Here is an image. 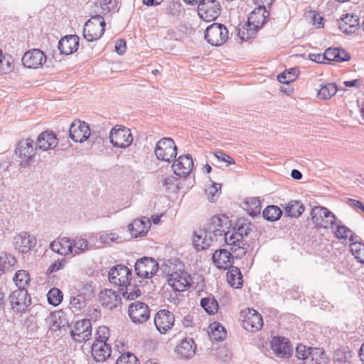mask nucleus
<instances>
[{"instance_id":"obj_31","label":"nucleus","mask_w":364,"mask_h":364,"mask_svg":"<svg viewBox=\"0 0 364 364\" xmlns=\"http://www.w3.org/2000/svg\"><path fill=\"white\" fill-rule=\"evenodd\" d=\"M100 301L103 306L109 309H113L119 305L121 298L117 291L105 289L100 294Z\"/></svg>"},{"instance_id":"obj_22","label":"nucleus","mask_w":364,"mask_h":364,"mask_svg":"<svg viewBox=\"0 0 364 364\" xmlns=\"http://www.w3.org/2000/svg\"><path fill=\"white\" fill-rule=\"evenodd\" d=\"M172 168L176 175L187 176L193 168V161L190 154L183 155L175 160Z\"/></svg>"},{"instance_id":"obj_35","label":"nucleus","mask_w":364,"mask_h":364,"mask_svg":"<svg viewBox=\"0 0 364 364\" xmlns=\"http://www.w3.org/2000/svg\"><path fill=\"white\" fill-rule=\"evenodd\" d=\"M335 225L336 230L334 231V235L339 240H348L351 242L356 240L358 236L350 228L343 225L341 220H336Z\"/></svg>"},{"instance_id":"obj_62","label":"nucleus","mask_w":364,"mask_h":364,"mask_svg":"<svg viewBox=\"0 0 364 364\" xmlns=\"http://www.w3.org/2000/svg\"><path fill=\"white\" fill-rule=\"evenodd\" d=\"M127 48L126 41L123 39L118 40L115 44V50L119 55L125 53Z\"/></svg>"},{"instance_id":"obj_50","label":"nucleus","mask_w":364,"mask_h":364,"mask_svg":"<svg viewBox=\"0 0 364 364\" xmlns=\"http://www.w3.org/2000/svg\"><path fill=\"white\" fill-rule=\"evenodd\" d=\"M16 263V258L11 255L3 253L0 255V270L6 272L13 267Z\"/></svg>"},{"instance_id":"obj_4","label":"nucleus","mask_w":364,"mask_h":364,"mask_svg":"<svg viewBox=\"0 0 364 364\" xmlns=\"http://www.w3.org/2000/svg\"><path fill=\"white\" fill-rule=\"evenodd\" d=\"M311 220L316 228L333 230L337 217L328 208L322 206H315L311 210Z\"/></svg>"},{"instance_id":"obj_23","label":"nucleus","mask_w":364,"mask_h":364,"mask_svg":"<svg viewBox=\"0 0 364 364\" xmlns=\"http://www.w3.org/2000/svg\"><path fill=\"white\" fill-rule=\"evenodd\" d=\"M236 257L230 250L220 249L213 254L212 259L218 269H228L232 267V260Z\"/></svg>"},{"instance_id":"obj_51","label":"nucleus","mask_w":364,"mask_h":364,"mask_svg":"<svg viewBox=\"0 0 364 364\" xmlns=\"http://www.w3.org/2000/svg\"><path fill=\"white\" fill-rule=\"evenodd\" d=\"M257 32V30L248 26V23L238 28V36L242 41H247L254 38Z\"/></svg>"},{"instance_id":"obj_55","label":"nucleus","mask_w":364,"mask_h":364,"mask_svg":"<svg viewBox=\"0 0 364 364\" xmlns=\"http://www.w3.org/2000/svg\"><path fill=\"white\" fill-rule=\"evenodd\" d=\"M116 364H140L137 358L131 353L122 354L116 362Z\"/></svg>"},{"instance_id":"obj_3","label":"nucleus","mask_w":364,"mask_h":364,"mask_svg":"<svg viewBox=\"0 0 364 364\" xmlns=\"http://www.w3.org/2000/svg\"><path fill=\"white\" fill-rule=\"evenodd\" d=\"M293 364H328V358L321 348H308L299 344L296 348V354L291 358Z\"/></svg>"},{"instance_id":"obj_63","label":"nucleus","mask_w":364,"mask_h":364,"mask_svg":"<svg viewBox=\"0 0 364 364\" xmlns=\"http://www.w3.org/2000/svg\"><path fill=\"white\" fill-rule=\"evenodd\" d=\"M309 58L311 60L318 63H326V62H325L323 53H311L309 54Z\"/></svg>"},{"instance_id":"obj_42","label":"nucleus","mask_w":364,"mask_h":364,"mask_svg":"<svg viewBox=\"0 0 364 364\" xmlns=\"http://www.w3.org/2000/svg\"><path fill=\"white\" fill-rule=\"evenodd\" d=\"M200 306L210 315H214L218 312V304L213 296L202 298Z\"/></svg>"},{"instance_id":"obj_36","label":"nucleus","mask_w":364,"mask_h":364,"mask_svg":"<svg viewBox=\"0 0 364 364\" xmlns=\"http://www.w3.org/2000/svg\"><path fill=\"white\" fill-rule=\"evenodd\" d=\"M226 277L231 287L240 288L242 286V275L239 268L233 266L229 267Z\"/></svg>"},{"instance_id":"obj_29","label":"nucleus","mask_w":364,"mask_h":364,"mask_svg":"<svg viewBox=\"0 0 364 364\" xmlns=\"http://www.w3.org/2000/svg\"><path fill=\"white\" fill-rule=\"evenodd\" d=\"M79 46V38L75 35L66 36L58 42V50L61 54L70 55L75 52Z\"/></svg>"},{"instance_id":"obj_53","label":"nucleus","mask_w":364,"mask_h":364,"mask_svg":"<svg viewBox=\"0 0 364 364\" xmlns=\"http://www.w3.org/2000/svg\"><path fill=\"white\" fill-rule=\"evenodd\" d=\"M47 296L50 304L58 306L61 303L63 294L59 289L53 288L48 291Z\"/></svg>"},{"instance_id":"obj_64","label":"nucleus","mask_w":364,"mask_h":364,"mask_svg":"<svg viewBox=\"0 0 364 364\" xmlns=\"http://www.w3.org/2000/svg\"><path fill=\"white\" fill-rule=\"evenodd\" d=\"M323 18L320 14H314L312 16V22L314 25L317 26V28H321L323 26Z\"/></svg>"},{"instance_id":"obj_16","label":"nucleus","mask_w":364,"mask_h":364,"mask_svg":"<svg viewBox=\"0 0 364 364\" xmlns=\"http://www.w3.org/2000/svg\"><path fill=\"white\" fill-rule=\"evenodd\" d=\"M159 269L157 262L151 257H143L135 264V272L141 278H151Z\"/></svg>"},{"instance_id":"obj_18","label":"nucleus","mask_w":364,"mask_h":364,"mask_svg":"<svg viewBox=\"0 0 364 364\" xmlns=\"http://www.w3.org/2000/svg\"><path fill=\"white\" fill-rule=\"evenodd\" d=\"M191 283V277L186 272H175L168 275V284L176 291H184L188 289Z\"/></svg>"},{"instance_id":"obj_34","label":"nucleus","mask_w":364,"mask_h":364,"mask_svg":"<svg viewBox=\"0 0 364 364\" xmlns=\"http://www.w3.org/2000/svg\"><path fill=\"white\" fill-rule=\"evenodd\" d=\"M149 224V219L145 218L144 220L136 219L129 225V230L136 237L143 236L148 232Z\"/></svg>"},{"instance_id":"obj_44","label":"nucleus","mask_w":364,"mask_h":364,"mask_svg":"<svg viewBox=\"0 0 364 364\" xmlns=\"http://www.w3.org/2000/svg\"><path fill=\"white\" fill-rule=\"evenodd\" d=\"M13 279L18 289H26V287L29 284L31 279L28 272L26 270H18L16 272Z\"/></svg>"},{"instance_id":"obj_27","label":"nucleus","mask_w":364,"mask_h":364,"mask_svg":"<svg viewBox=\"0 0 364 364\" xmlns=\"http://www.w3.org/2000/svg\"><path fill=\"white\" fill-rule=\"evenodd\" d=\"M269 14L267 12L264 6H258L252 11L247 19L248 26L259 30L267 22V18Z\"/></svg>"},{"instance_id":"obj_20","label":"nucleus","mask_w":364,"mask_h":364,"mask_svg":"<svg viewBox=\"0 0 364 364\" xmlns=\"http://www.w3.org/2000/svg\"><path fill=\"white\" fill-rule=\"evenodd\" d=\"M46 62V56L40 49H32L24 53L22 63L25 67L36 69Z\"/></svg>"},{"instance_id":"obj_37","label":"nucleus","mask_w":364,"mask_h":364,"mask_svg":"<svg viewBox=\"0 0 364 364\" xmlns=\"http://www.w3.org/2000/svg\"><path fill=\"white\" fill-rule=\"evenodd\" d=\"M72 255H77L91 249L89 242L82 237H75L71 239Z\"/></svg>"},{"instance_id":"obj_41","label":"nucleus","mask_w":364,"mask_h":364,"mask_svg":"<svg viewBox=\"0 0 364 364\" xmlns=\"http://www.w3.org/2000/svg\"><path fill=\"white\" fill-rule=\"evenodd\" d=\"M209 336L213 340L223 341L226 337L225 328L218 322H213L210 325Z\"/></svg>"},{"instance_id":"obj_47","label":"nucleus","mask_w":364,"mask_h":364,"mask_svg":"<svg viewBox=\"0 0 364 364\" xmlns=\"http://www.w3.org/2000/svg\"><path fill=\"white\" fill-rule=\"evenodd\" d=\"M338 91V87L335 83H327L321 87L318 92V96L321 99L328 100L333 96Z\"/></svg>"},{"instance_id":"obj_38","label":"nucleus","mask_w":364,"mask_h":364,"mask_svg":"<svg viewBox=\"0 0 364 364\" xmlns=\"http://www.w3.org/2000/svg\"><path fill=\"white\" fill-rule=\"evenodd\" d=\"M87 304L86 294L78 293L76 295H72L70 298V309L73 313L81 311Z\"/></svg>"},{"instance_id":"obj_21","label":"nucleus","mask_w":364,"mask_h":364,"mask_svg":"<svg viewBox=\"0 0 364 364\" xmlns=\"http://www.w3.org/2000/svg\"><path fill=\"white\" fill-rule=\"evenodd\" d=\"M175 318L171 311L161 309L159 310L154 317V324L161 333H165L170 330L173 323Z\"/></svg>"},{"instance_id":"obj_17","label":"nucleus","mask_w":364,"mask_h":364,"mask_svg":"<svg viewBox=\"0 0 364 364\" xmlns=\"http://www.w3.org/2000/svg\"><path fill=\"white\" fill-rule=\"evenodd\" d=\"M70 334L76 342H85L92 335V324L89 319H82L76 321L71 328Z\"/></svg>"},{"instance_id":"obj_48","label":"nucleus","mask_w":364,"mask_h":364,"mask_svg":"<svg viewBox=\"0 0 364 364\" xmlns=\"http://www.w3.org/2000/svg\"><path fill=\"white\" fill-rule=\"evenodd\" d=\"M350 247L355 258L359 262L364 264V243L355 240L350 243Z\"/></svg>"},{"instance_id":"obj_43","label":"nucleus","mask_w":364,"mask_h":364,"mask_svg":"<svg viewBox=\"0 0 364 364\" xmlns=\"http://www.w3.org/2000/svg\"><path fill=\"white\" fill-rule=\"evenodd\" d=\"M244 208L251 215H257L261 211V203L259 198H249L244 203Z\"/></svg>"},{"instance_id":"obj_57","label":"nucleus","mask_w":364,"mask_h":364,"mask_svg":"<svg viewBox=\"0 0 364 364\" xmlns=\"http://www.w3.org/2000/svg\"><path fill=\"white\" fill-rule=\"evenodd\" d=\"M119 237L114 233H105L100 236V241L105 244L118 242Z\"/></svg>"},{"instance_id":"obj_26","label":"nucleus","mask_w":364,"mask_h":364,"mask_svg":"<svg viewBox=\"0 0 364 364\" xmlns=\"http://www.w3.org/2000/svg\"><path fill=\"white\" fill-rule=\"evenodd\" d=\"M271 347L275 355L279 358H292V349L284 338L274 337L271 341Z\"/></svg>"},{"instance_id":"obj_58","label":"nucleus","mask_w":364,"mask_h":364,"mask_svg":"<svg viewBox=\"0 0 364 364\" xmlns=\"http://www.w3.org/2000/svg\"><path fill=\"white\" fill-rule=\"evenodd\" d=\"M87 316L88 317L87 319H89L90 321L91 320L96 321L101 316V311L98 308L96 307H90L87 314Z\"/></svg>"},{"instance_id":"obj_39","label":"nucleus","mask_w":364,"mask_h":364,"mask_svg":"<svg viewBox=\"0 0 364 364\" xmlns=\"http://www.w3.org/2000/svg\"><path fill=\"white\" fill-rule=\"evenodd\" d=\"M284 210L286 215L298 218L304 211V206L299 200H291L284 206Z\"/></svg>"},{"instance_id":"obj_61","label":"nucleus","mask_w":364,"mask_h":364,"mask_svg":"<svg viewBox=\"0 0 364 364\" xmlns=\"http://www.w3.org/2000/svg\"><path fill=\"white\" fill-rule=\"evenodd\" d=\"M350 58V55L348 53L346 52L344 50L337 48L336 61V62H343L348 60Z\"/></svg>"},{"instance_id":"obj_59","label":"nucleus","mask_w":364,"mask_h":364,"mask_svg":"<svg viewBox=\"0 0 364 364\" xmlns=\"http://www.w3.org/2000/svg\"><path fill=\"white\" fill-rule=\"evenodd\" d=\"M65 266V259L57 261L53 263L47 269V274L49 275L54 272L58 271L63 269Z\"/></svg>"},{"instance_id":"obj_49","label":"nucleus","mask_w":364,"mask_h":364,"mask_svg":"<svg viewBox=\"0 0 364 364\" xmlns=\"http://www.w3.org/2000/svg\"><path fill=\"white\" fill-rule=\"evenodd\" d=\"M299 75L297 68H291L289 70H286L277 76V80L282 84H288L294 80Z\"/></svg>"},{"instance_id":"obj_6","label":"nucleus","mask_w":364,"mask_h":364,"mask_svg":"<svg viewBox=\"0 0 364 364\" xmlns=\"http://www.w3.org/2000/svg\"><path fill=\"white\" fill-rule=\"evenodd\" d=\"M204 37L211 46H220L229 38V32L225 25L213 23L205 29Z\"/></svg>"},{"instance_id":"obj_1","label":"nucleus","mask_w":364,"mask_h":364,"mask_svg":"<svg viewBox=\"0 0 364 364\" xmlns=\"http://www.w3.org/2000/svg\"><path fill=\"white\" fill-rule=\"evenodd\" d=\"M252 230V225L246 220H238L232 231H228V237H225V243L230 247L236 258H241L247 252L248 247L245 237Z\"/></svg>"},{"instance_id":"obj_32","label":"nucleus","mask_w":364,"mask_h":364,"mask_svg":"<svg viewBox=\"0 0 364 364\" xmlns=\"http://www.w3.org/2000/svg\"><path fill=\"white\" fill-rule=\"evenodd\" d=\"M359 26V18L357 15L346 14L339 21L340 30L346 34L355 33Z\"/></svg>"},{"instance_id":"obj_15","label":"nucleus","mask_w":364,"mask_h":364,"mask_svg":"<svg viewBox=\"0 0 364 364\" xmlns=\"http://www.w3.org/2000/svg\"><path fill=\"white\" fill-rule=\"evenodd\" d=\"M108 277L110 283L121 289L131 281L132 272L126 266L119 264L109 270Z\"/></svg>"},{"instance_id":"obj_8","label":"nucleus","mask_w":364,"mask_h":364,"mask_svg":"<svg viewBox=\"0 0 364 364\" xmlns=\"http://www.w3.org/2000/svg\"><path fill=\"white\" fill-rule=\"evenodd\" d=\"M109 138L113 146L117 148H127L133 141L130 129L121 125H116L111 129Z\"/></svg>"},{"instance_id":"obj_56","label":"nucleus","mask_w":364,"mask_h":364,"mask_svg":"<svg viewBox=\"0 0 364 364\" xmlns=\"http://www.w3.org/2000/svg\"><path fill=\"white\" fill-rule=\"evenodd\" d=\"M13 64L9 60H6L5 58H1L0 59V74H7L12 71Z\"/></svg>"},{"instance_id":"obj_13","label":"nucleus","mask_w":364,"mask_h":364,"mask_svg":"<svg viewBox=\"0 0 364 364\" xmlns=\"http://www.w3.org/2000/svg\"><path fill=\"white\" fill-rule=\"evenodd\" d=\"M9 300L11 309L16 313L24 311L31 304V298L26 289L14 291Z\"/></svg>"},{"instance_id":"obj_60","label":"nucleus","mask_w":364,"mask_h":364,"mask_svg":"<svg viewBox=\"0 0 364 364\" xmlns=\"http://www.w3.org/2000/svg\"><path fill=\"white\" fill-rule=\"evenodd\" d=\"M336 52L337 48H329L326 49L323 53L325 61H336Z\"/></svg>"},{"instance_id":"obj_40","label":"nucleus","mask_w":364,"mask_h":364,"mask_svg":"<svg viewBox=\"0 0 364 364\" xmlns=\"http://www.w3.org/2000/svg\"><path fill=\"white\" fill-rule=\"evenodd\" d=\"M121 294L127 300H134L139 297L141 292L137 285L132 284L129 281L128 284L119 289Z\"/></svg>"},{"instance_id":"obj_12","label":"nucleus","mask_w":364,"mask_h":364,"mask_svg":"<svg viewBox=\"0 0 364 364\" xmlns=\"http://www.w3.org/2000/svg\"><path fill=\"white\" fill-rule=\"evenodd\" d=\"M242 326L244 328L250 332H257L263 326L262 316L255 309L247 308L241 311Z\"/></svg>"},{"instance_id":"obj_5","label":"nucleus","mask_w":364,"mask_h":364,"mask_svg":"<svg viewBox=\"0 0 364 364\" xmlns=\"http://www.w3.org/2000/svg\"><path fill=\"white\" fill-rule=\"evenodd\" d=\"M106 23L102 16L91 17L84 25L83 36L87 41H97L105 32Z\"/></svg>"},{"instance_id":"obj_9","label":"nucleus","mask_w":364,"mask_h":364,"mask_svg":"<svg viewBox=\"0 0 364 364\" xmlns=\"http://www.w3.org/2000/svg\"><path fill=\"white\" fill-rule=\"evenodd\" d=\"M159 160L170 162L177 155V147L171 138H163L159 140L154 150Z\"/></svg>"},{"instance_id":"obj_30","label":"nucleus","mask_w":364,"mask_h":364,"mask_svg":"<svg viewBox=\"0 0 364 364\" xmlns=\"http://www.w3.org/2000/svg\"><path fill=\"white\" fill-rule=\"evenodd\" d=\"M196 350V345L193 338H185L176 346V353L183 359L192 358Z\"/></svg>"},{"instance_id":"obj_11","label":"nucleus","mask_w":364,"mask_h":364,"mask_svg":"<svg viewBox=\"0 0 364 364\" xmlns=\"http://www.w3.org/2000/svg\"><path fill=\"white\" fill-rule=\"evenodd\" d=\"M198 13L205 21H215L220 14V4L217 0H201L198 6Z\"/></svg>"},{"instance_id":"obj_24","label":"nucleus","mask_w":364,"mask_h":364,"mask_svg":"<svg viewBox=\"0 0 364 364\" xmlns=\"http://www.w3.org/2000/svg\"><path fill=\"white\" fill-rule=\"evenodd\" d=\"M214 241H216V239L212 234H209V231L206 228L195 232L193 237V242L197 250L207 249Z\"/></svg>"},{"instance_id":"obj_25","label":"nucleus","mask_w":364,"mask_h":364,"mask_svg":"<svg viewBox=\"0 0 364 364\" xmlns=\"http://www.w3.org/2000/svg\"><path fill=\"white\" fill-rule=\"evenodd\" d=\"M58 140L53 132H44L39 134L36 143V149L41 151L53 149L57 146Z\"/></svg>"},{"instance_id":"obj_19","label":"nucleus","mask_w":364,"mask_h":364,"mask_svg":"<svg viewBox=\"0 0 364 364\" xmlns=\"http://www.w3.org/2000/svg\"><path fill=\"white\" fill-rule=\"evenodd\" d=\"M70 137L75 141L82 143L90 136V129L88 124L80 119H75L70 127Z\"/></svg>"},{"instance_id":"obj_14","label":"nucleus","mask_w":364,"mask_h":364,"mask_svg":"<svg viewBox=\"0 0 364 364\" xmlns=\"http://www.w3.org/2000/svg\"><path fill=\"white\" fill-rule=\"evenodd\" d=\"M149 306L141 301H135L129 304L128 316L131 321L136 324L145 323L150 318Z\"/></svg>"},{"instance_id":"obj_2","label":"nucleus","mask_w":364,"mask_h":364,"mask_svg":"<svg viewBox=\"0 0 364 364\" xmlns=\"http://www.w3.org/2000/svg\"><path fill=\"white\" fill-rule=\"evenodd\" d=\"M109 336V330L107 326H102L97 329L92 345V356L97 362L105 361L111 355V346L107 343Z\"/></svg>"},{"instance_id":"obj_52","label":"nucleus","mask_w":364,"mask_h":364,"mask_svg":"<svg viewBox=\"0 0 364 364\" xmlns=\"http://www.w3.org/2000/svg\"><path fill=\"white\" fill-rule=\"evenodd\" d=\"M119 0H100V7L103 13L116 12L119 9Z\"/></svg>"},{"instance_id":"obj_10","label":"nucleus","mask_w":364,"mask_h":364,"mask_svg":"<svg viewBox=\"0 0 364 364\" xmlns=\"http://www.w3.org/2000/svg\"><path fill=\"white\" fill-rule=\"evenodd\" d=\"M33 141L31 139H26L20 141L15 149V155L17 161L21 167L28 166L30 161L35 156Z\"/></svg>"},{"instance_id":"obj_33","label":"nucleus","mask_w":364,"mask_h":364,"mask_svg":"<svg viewBox=\"0 0 364 364\" xmlns=\"http://www.w3.org/2000/svg\"><path fill=\"white\" fill-rule=\"evenodd\" d=\"M50 247L53 252L60 255L66 256L72 254L71 238L67 237H59L57 240L50 243Z\"/></svg>"},{"instance_id":"obj_28","label":"nucleus","mask_w":364,"mask_h":364,"mask_svg":"<svg viewBox=\"0 0 364 364\" xmlns=\"http://www.w3.org/2000/svg\"><path fill=\"white\" fill-rule=\"evenodd\" d=\"M15 248L22 253H26L36 245V240L27 232H23L14 238Z\"/></svg>"},{"instance_id":"obj_7","label":"nucleus","mask_w":364,"mask_h":364,"mask_svg":"<svg viewBox=\"0 0 364 364\" xmlns=\"http://www.w3.org/2000/svg\"><path fill=\"white\" fill-rule=\"evenodd\" d=\"M229 223L230 221L226 216L223 215H215L210 219L206 228L208 230L209 234H212L216 239V242L222 240L225 242V237H228V230H227L229 228Z\"/></svg>"},{"instance_id":"obj_45","label":"nucleus","mask_w":364,"mask_h":364,"mask_svg":"<svg viewBox=\"0 0 364 364\" xmlns=\"http://www.w3.org/2000/svg\"><path fill=\"white\" fill-rule=\"evenodd\" d=\"M51 329L60 330L64 327L67 321L65 318H62V314L60 312L52 313L49 318L47 319Z\"/></svg>"},{"instance_id":"obj_46","label":"nucleus","mask_w":364,"mask_h":364,"mask_svg":"<svg viewBox=\"0 0 364 364\" xmlns=\"http://www.w3.org/2000/svg\"><path fill=\"white\" fill-rule=\"evenodd\" d=\"M262 214L267 220L276 221L281 218L282 211L278 206L272 205L265 208Z\"/></svg>"},{"instance_id":"obj_54","label":"nucleus","mask_w":364,"mask_h":364,"mask_svg":"<svg viewBox=\"0 0 364 364\" xmlns=\"http://www.w3.org/2000/svg\"><path fill=\"white\" fill-rule=\"evenodd\" d=\"M221 185L213 183L205 189V193L210 202H214L219 196Z\"/></svg>"}]
</instances>
